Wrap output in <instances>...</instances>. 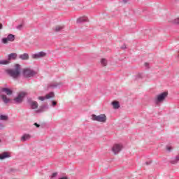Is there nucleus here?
Segmentation results:
<instances>
[{
    "label": "nucleus",
    "instance_id": "obj_13",
    "mask_svg": "<svg viewBox=\"0 0 179 179\" xmlns=\"http://www.w3.org/2000/svg\"><path fill=\"white\" fill-rule=\"evenodd\" d=\"M31 107L33 110H36V108H38V103H37V101H32L31 103Z\"/></svg>",
    "mask_w": 179,
    "mask_h": 179
},
{
    "label": "nucleus",
    "instance_id": "obj_14",
    "mask_svg": "<svg viewBox=\"0 0 179 179\" xmlns=\"http://www.w3.org/2000/svg\"><path fill=\"white\" fill-rule=\"evenodd\" d=\"M15 58H17V55L16 53H11L8 55V61H10V59H15Z\"/></svg>",
    "mask_w": 179,
    "mask_h": 179
},
{
    "label": "nucleus",
    "instance_id": "obj_16",
    "mask_svg": "<svg viewBox=\"0 0 179 179\" xmlns=\"http://www.w3.org/2000/svg\"><path fill=\"white\" fill-rule=\"evenodd\" d=\"M112 106H113V108L115 109L120 108V102L115 101L112 102Z\"/></svg>",
    "mask_w": 179,
    "mask_h": 179
},
{
    "label": "nucleus",
    "instance_id": "obj_24",
    "mask_svg": "<svg viewBox=\"0 0 179 179\" xmlns=\"http://www.w3.org/2000/svg\"><path fill=\"white\" fill-rule=\"evenodd\" d=\"M79 21L80 22H85V21H86V17H81V18L79 19Z\"/></svg>",
    "mask_w": 179,
    "mask_h": 179
},
{
    "label": "nucleus",
    "instance_id": "obj_29",
    "mask_svg": "<svg viewBox=\"0 0 179 179\" xmlns=\"http://www.w3.org/2000/svg\"><path fill=\"white\" fill-rule=\"evenodd\" d=\"M0 128L2 129L3 128V126L2 125V124L0 123Z\"/></svg>",
    "mask_w": 179,
    "mask_h": 179
},
{
    "label": "nucleus",
    "instance_id": "obj_28",
    "mask_svg": "<svg viewBox=\"0 0 179 179\" xmlns=\"http://www.w3.org/2000/svg\"><path fill=\"white\" fill-rule=\"evenodd\" d=\"M166 149H167L169 151H170V150H171V147H167Z\"/></svg>",
    "mask_w": 179,
    "mask_h": 179
},
{
    "label": "nucleus",
    "instance_id": "obj_2",
    "mask_svg": "<svg viewBox=\"0 0 179 179\" xmlns=\"http://www.w3.org/2000/svg\"><path fill=\"white\" fill-rule=\"evenodd\" d=\"M92 121H97L98 122H106L107 121V116L104 114H101L99 115H92Z\"/></svg>",
    "mask_w": 179,
    "mask_h": 179
},
{
    "label": "nucleus",
    "instance_id": "obj_31",
    "mask_svg": "<svg viewBox=\"0 0 179 179\" xmlns=\"http://www.w3.org/2000/svg\"><path fill=\"white\" fill-rule=\"evenodd\" d=\"M59 179H68V178H66V177H63V178H59Z\"/></svg>",
    "mask_w": 179,
    "mask_h": 179
},
{
    "label": "nucleus",
    "instance_id": "obj_35",
    "mask_svg": "<svg viewBox=\"0 0 179 179\" xmlns=\"http://www.w3.org/2000/svg\"><path fill=\"white\" fill-rule=\"evenodd\" d=\"M0 142H1V140H0Z\"/></svg>",
    "mask_w": 179,
    "mask_h": 179
},
{
    "label": "nucleus",
    "instance_id": "obj_4",
    "mask_svg": "<svg viewBox=\"0 0 179 179\" xmlns=\"http://www.w3.org/2000/svg\"><path fill=\"white\" fill-rule=\"evenodd\" d=\"M169 96V93L167 92H162L158 95H157L155 98V101L157 104H159V103H162L166 100V97Z\"/></svg>",
    "mask_w": 179,
    "mask_h": 179
},
{
    "label": "nucleus",
    "instance_id": "obj_17",
    "mask_svg": "<svg viewBox=\"0 0 179 179\" xmlns=\"http://www.w3.org/2000/svg\"><path fill=\"white\" fill-rule=\"evenodd\" d=\"M2 91L5 92L8 96H10V94L13 93L12 90H9L8 88H3Z\"/></svg>",
    "mask_w": 179,
    "mask_h": 179
},
{
    "label": "nucleus",
    "instance_id": "obj_21",
    "mask_svg": "<svg viewBox=\"0 0 179 179\" xmlns=\"http://www.w3.org/2000/svg\"><path fill=\"white\" fill-rule=\"evenodd\" d=\"M101 64L103 66H106L107 65V60H106V59H102L101 60Z\"/></svg>",
    "mask_w": 179,
    "mask_h": 179
},
{
    "label": "nucleus",
    "instance_id": "obj_30",
    "mask_svg": "<svg viewBox=\"0 0 179 179\" xmlns=\"http://www.w3.org/2000/svg\"><path fill=\"white\" fill-rule=\"evenodd\" d=\"M2 29V24L0 23V30Z\"/></svg>",
    "mask_w": 179,
    "mask_h": 179
},
{
    "label": "nucleus",
    "instance_id": "obj_32",
    "mask_svg": "<svg viewBox=\"0 0 179 179\" xmlns=\"http://www.w3.org/2000/svg\"><path fill=\"white\" fill-rule=\"evenodd\" d=\"M123 3H127V0H123Z\"/></svg>",
    "mask_w": 179,
    "mask_h": 179
},
{
    "label": "nucleus",
    "instance_id": "obj_15",
    "mask_svg": "<svg viewBox=\"0 0 179 179\" xmlns=\"http://www.w3.org/2000/svg\"><path fill=\"white\" fill-rule=\"evenodd\" d=\"M2 100L4 103H8L9 101H10V99L8 98L6 95H1Z\"/></svg>",
    "mask_w": 179,
    "mask_h": 179
},
{
    "label": "nucleus",
    "instance_id": "obj_8",
    "mask_svg": "<svg viewBox=\"0 0 179 179\" xmlns=\"http://www.w3.org/2000/svg\"><path fill=\"white\" fill-rule=\"evenodd\" d=\"M46 54L44 52H40L37 54L32 55L33 59H40V58H43L45 57Z\"/></svg>",
    "mask_w": 179,
    "mask_h": 179
},
{
    "label": "nucleus",
    "instance_id": "obj_26",
    "mask_svg": "<svg viewBox=\"0 0 179 179\" xmlns=\"http://www.w3.org/2000/svg\"><path fill=\"white\" fill-rule=\"evenodd\" d=\"M52 105L53 106V107H54L55 106H57V102H55V101H53L52 102Z\"/></svg>",
    "mask_w": 179,
    "mask_h": 179
},
{
    "label": "nucleus",
    "instance_id": "obj_10",
    "mask_svg": "<svg viewBox=\"0 0 179 179\" xmlns=\"http://www.w3.org/2000/svg\"><path fill=\"white\" fill-rule=\"evenodd\" d=\"M31 138V136H30V134H24L21 137V141L22 142H26V141H29Z\"/></svg>",
    "mask_w": 179,
    "mask_h": 179
},
{
    "label": "nucleus",
    "instance_id": "obj_5",
    "mask_svg": "<svg viewBox=\"0 0 179 179\" xmlns=\"http://www.w3.org/2000/svg\"><path fill=\"white\" fill-rule=\"evenodd\" d=\"M27 96V93L24 92H21L18 94L17 96L14 99L15 103L17 104L22 103L23 101V99Z\"/></svg>",
    "mask_w": 179,
    "mask_h": 179
},
{
    "label": "nucleus",
    "instance_id": "obj_11",
    "mask_svg": "<svg viewBox=\"0 0 179 179\" xmlns=\"http://www.w3.org/2000/svg\"><path fill=\"white\" fill-rule=\"evenodd\" d=\"M19 58H20V59H22L24 61H26L27 59H29V54L27 53H24L21 55L19 56Z\"/></svg>",
    "mask_w": 179,
    "mask_h": 179
},
{
    "label": "nucleus",
    "instance_id": "obj_12",
    "mask_svg": "<svg viewBox=\"0 0 179 179\" xmlns=\"http://www.w3.org/2000/svg\"><path fill=\"white\" fill-rule=\"evenodd\" d=\"M54 97H55V94H54V92H50L49 94L45 95V99H50Z\"/></svg>",
    "mask_w": 179,
    "mask_h": 179
},
{
    "label": "nucleus",
    "instance_id": "obj_20",
    "mask_svg": "<svg viewBox=\"0 0 179 179\" xmlns=\"http://www.w3.org/2000/svg\"><path fill=\"white\" fill-rule=\"evenodd\" d=\"M1 121H8V116L7 115H0Z\"/></svg>",
    "mask_w": 179,
    "mask_h": 179
},
{
    "label": "nucleus",
    "instance_id": "obj_23",
    "mask_svg": "<svg viewBox=\"0 0 179 179\" xmlns=\"http://www.w3.org/2000/svg\"><path fill=\"white\" fill-rule=\"evenodd\" d=\"M38 99V100H41V101H44V100H45V96H39Z\"/></svg>",
    "mask_w": 179,
    "mask_h": 179
},
{
    "label": "nucleus",
    "instance_id": "obj_27",
    "mask_svg": "<svg viewBox=\"0 0 179 179\" xmlns=\"http://www.w3.org/2000/svg\"><path fill=\"white\" fill-rule=\"evenodd\" d=\"M34 125H35V127H36V128H40V124H38L37 123H34Z\"/></svg>",
    "mask_w": 179,
    "mask_h": 179
},
{
    "label": "nucleus",
    "instance_id": "obj_22",
    "mask_svg": "<svg viewBox=\"0 0 179 179\" xmlns=\"http://www.w3.org/2000/svg\"><path fill=\"white\" fill-rule=\"evenodd\" d=\"M177 162H179V157H176L175 161H172V164H176Z\"/></svg>",
    "mask_w": 179,
    "mask_h": 179
},
{
    "label": "nucleus",
    "instance_id": "obj_33",
    "mask_svg": "<svg viewBox=\"0 0 179 179\" xmlns=\"http://www.w3.org/2000/svg\"><path fill=\"white\" fill-rule=\"evenodd\" d=\"M123 48H127V46H124Z\"/></svg>",
    "mask_w": 179,
    "mask_h": 179
},
{
    "label": "nucleus",
    "instance_id": "obj_9",
    "mask_svg": "<svg viewBox=\"0 0 179 179\" xmlns=\"http://www.w3.org/2000/svg\"><path fill=\"white\" fill-rule=\"evenodd\" d=\"M10 157V153L8 152H3L0 154V160H5V159H9Z\"/></svg>",
    "mask_w": 179,
    "mask_h": 179
},
{
    "label": "nucleus",
    "instance_id": "obj_1",
    "mask_svg": "<svg viewBox=\"0 0 179 179\" xmlns=\"http://www.w3.org/2000/svg\"><path fill=\"white\" fill-rule=\"evenodd\" d=\"M6 72L13 78V79H17L20 76L21 70H20V64H15L14 68L11 69H7Z\"/></svg>",
    "mask_w": 179,
    "mask_h": 179
},
{
    "label": "nucleus",
    "instance_id": "obj_25",
    "mask_svg": "<svg viewBox=\"0 0 179 179\" xmlns=\"http://www.w3.org/2000/svg\"><path fill=\"white\" fill-rule=\"evenodd\" d=\"M57 173H53L52 175V178H54V177H57Z\"/></svg>",
    "mask_w": 179,
    "mask_h": 179
},
{
    "label": "nucleus",
    "instance_id": "obj_6",
    "mask_svg": "<svg viewBox=\"0 0 179 179\" xmlns=\"http://www.w3.org/2000/svg\"><path fill=\"white\" fill-rule=\"evenodd\" d=\"M3 44H8V43H12L15 41V35L8 34L6 38H3L1 40Z\"/></svg>",
    "mask_w": 179,
    "mask_h": 179
},
{
    "label": "nucleus",
    "instance_id": "obj_7",
    "mask_svg": "<svg viewBox=\"0 0 179 179\" xmlns=\"http://www.w3.org/2000/svg\"><path fill=\"white\" fill-rule=\"evenodd\" d=\"M122 150V145L121 144H115L112 148L113 152L115 155H117L119 152H121Z\"/></svg>",
    "mask_w": 179,
    "mask_h": 179
},
{
    "label": "nucleus",
    "instance_id": "obj_34",
    "mask_svg": "<svg viewBox=\"0 0 179 179\" xmlns=\"http://www.w3.org/2000/svg\"><path fill=\"white\" fill-rule=\"evenodd\" d=\"M19 27H22V25H20Z\"/></svg>",
    "mask_w": 179,
    "mask_h": 179
},
{
    "label": "nucleus",
    "instance_id": "obj_18",
    "mask_svg": "<svg viewBox=\"0 0 179 179\" xmlns=\"http://www.w3.org/2000/svg\"><path fill=\"white\" fill-rule=\"evenodd\" d=\"M64 27L63 25H57L55 27L54 30L55 31H61Z\"/></svg>",
    "mask_w": 179,
    "mask_h": 179
},
{
    "label": "nucleus",
    "instance_id": "obj_19",
    "mask_svg": "<svg viewBox=\"0 0 179 179\" xmlns=\"http://www.w3.org/2000/svg\"><path fill=\"white\" fill-rule=\"evenodd\" d=\"M10 62L9 60H1L0 65H8Z\"/></svg>",
    "mask_w": 179,
    "mask_h": 179
},
{
    "label": "nucleus",
    "instance_id": "obj_3",
    "mask_svg": "<svg viewBox=\"0 0 179 179\" xmlns=\"http://www.w3.org/2000/svg\"><path fill=\"white\" fill-rule=\"evenodd\" d=\"M24 78H33L36 75V72L29 68L24 69L22 71Z\"/></svg>",
    "mask_w": 179,
    "mask_h": 179
}]
</instances>
